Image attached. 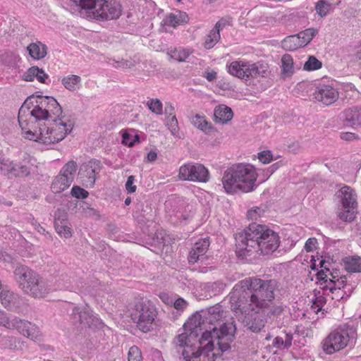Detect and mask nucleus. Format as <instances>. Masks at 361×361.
Listing matches in <instances>:
<instances>
[{
    "mask_svg": "<svg viewBox=\"0 0 361 361\" xmlns=\"http://www.w3.org/2000/svg\"><path fill=\"white\" fill-rule=\"evenodd\" d=\"M277 282L248 277L238 281L230 295L231 309L242 307L245 312L260 311L271 307L275 298Z\"/></svg>",
    "mask_w": 361,
    "mask_h": 361,
    "instance_id": "1",
    "label": "nucleus"
},
{
    "mask_svg": "<svg viewBox=\"0 0 361 361\" xmlns=\"http://www.w3.org/2000/svg\"><path fill=\"white\" fill-rule=\"evenodd\" d=\"M235 253L247 258L267 255L276 251L280 245L279 235L265 225L251 224L235 235Z\"/></svg>",
    "mask_w": 361,
    "mask_h": 361,
    "instance_id": "2",
    "label": "nucleus"
},
{
    "mask_svg": "<svg viewBox=\"0 0 361 361\" xmlns=\"http://www.w3.org/2000/svg\"><path fill=\"white\" fill-rule=\"evenodd\" d=\"M236 328L233 322L224 323L219 329L214 326L202 333L201 345L190 354L186 361H218L230 348Z\"/></svg>",
    "mask_w": 361,
    "mask_h": 361,
    "instance_id": "3",
    "label": "nucleus"
},
{
    "mask_svg": "<svg viewBox=\"0 0 361 361\" xmlns=\"http://www.w3.org/2000/svg\"><path fill=\"white\" fill-rule=\"evenodd\" d=\"M257 177V169L253 165L239 163L225 171L221 181L228 194H234L238 190L249 192L254 190Z\"/></svg>",
    "mask_w": 361,
    "mask_h": 361,
    "instance_id": "4",
    "label": "nucleus"
},
{
    "mask_svg": "<svg viewBox=\"0 0 361 361\" xmlns=\"http://www.w3.org/2000/svg\"><path fill=\"white\" fill-rule=\"evenodd\" d=\"M13 278L20 289L35 298H43L51 290L42 276L25 265L15 268Z\"/></svg>",
    "mask_w": 361,
    "mask_h": 361,
    "instance_id": "5",
    "label": "nucleus"
},
{
    "mask_svg": "<svg viewBox=\"0 0 361 361\" xmlns=\"http://www.w3.org/2000/svg\"><path fill=\"white\" fill-rule=\"evenodd\" d=\"M201 320L200 314H194L185 324V331L178 334L175 339L176 345L183 348L182 355L184 359L188 358L189 355L194 353L197 346L201 345L202 337L199 338V335L202 333L204 325Z\"/></svg>",
    "mask_w": 361,
    "mask_h": 361,
    "instance_id": "6",
    "label": "nucleus"
},
{
    "mask_svg": "<svg viewBox=\"0 0 361 361\" xmlns=\"http://www.w3.org/2000/svg\"><path fill=\"white\" fill-rule=\"evenodd\" d=\"M357 340L353 329L338 328L332 331L322 341V349L326 354H334L348 346H353Z\"/></svg>",
    "mask_w": 361,
    "mask_h": 361,
    "instance_id": "7",
    "label": "nucleus"
},
{
    "mask_svg": "<svg viewBox=\"0 0 361 361\" xmlns=\"http://www.w3.org/2000/svg\"><path fill=\"white\" fill-rule=\"evenodd\" d=\"M156 307L148 300L138 299L130 312L131 319L137 327L143 332L149 331L157 317Z\"/></svg>",
    "mask_w": 361,
    "mask_h": 361,
    "instance_id": "8",
    "label": "nucleus"
},
{
    "mask_svg": "<svg viewBox=\"0 0 361 361\" xmlns=\"http://www.w3.org/2000/svg\"><path fill=\"white\" fill-rule=\"evenodd\" d=\"M41 101L37 102V104L33 108L32 110L30 111V106L28 104V99L25 102H27L25 105L26 108V118L30 116L35 119V122L40 121H48L52 118V116L57 118L62 114V108L58 103L56 99L52 97H40Z\"/></svg>",
    "mask_w": 361,
    "mask_h": 361,
    "instance_id": "9",
    "label": "nucleus"
},
{
    "mask_svg": "<svg viewBox=\"0 0 361 361\" xmlns=\"http://www.w3.org/2000/svg\"><path fill=\"white\" fill-rule=\"evenodd\" d=\"M325 262L324 260L319 262L321 267H324L326 269V271L322 269L318 273V276L320 279L324 280L325 282L329 284L327 286L329 288L330 292L334 295L332 299L340 300L344 298V295L347 293H350L352 292V286L348 284L347 279L345 276H338L337 271H330L328 268H326L324 265Z\"/></svg>",
    "mask_w": 361,
    "mask_h": 361,
    "instance_id": "10",
    "label": "nucleus"
},
{
    "mask_svg": "<svg viewBox=\"0 0 361 361\" xmlns=\"http://www.w3.org/2000/svg\"><path fill=\"white\" fill-rule=\"evenodd\" d=\"M27 102H24L18 111V123L19 126L24 133V137L30 140H33L42 144H44V137H49L51 135L49 133V126L45 124H39L36 126L35 122L29 121L26 118V105Z\"/></svg>",
    "mask_w": 361,
    "mask_h": 361,
    "instance_id": "11",
    "label": "nucleus"
},
{
    "mask_svg": "<svg viewBox=\"0 0 361 361\" xmlns=\"http://www.w3.org/2000/svg\"><path fill=\"white\" fill-rule=\"evenodd\" d=\"M122 13V6L116 0H92V17L96 20H116Z\"/></svg>",
    "mask_w": 361,
    "mask_h": 361,
    "instance_id": "12",
    "label": "nucleus"
},
{
    "mask_svg": "<svg viewBox=\"0 0 361 361\" xmlns=\"http://www.w3.org/2000/svg\"><path fill=\"white\" fill-rule=\"evenodd\" d=\"M341 203L338 217L344 221H352L355 219L357 208V195L349 186H343L338 192Z\"/></svg>",
    "mask_w": 361,
    "mask_h": 361,
    "instance_id": "13",
    "label": "nucleus"
},
{
    "mask_svg": "<svg viewBox=\"0 0 361 361\" xmlns=\"http://www.w3.org/2000/svg\"><path fill=\"white\" fill-rule=\"evenodd\" d=\"M178 178L183 180L207 183L209 180V172L201 164L187 163L179 168Z\"/></svg>",
    "mask_w": 361,
    "mask_h": 361,
    "instance_id": "14",
    "label": "nucleus"
},
{
    "mask_svg": "<svg viewBox=\"0 0 361 361\" xmlns=\"http://www.w3.org/2000/svg\"><path fill=\"white\" fill-rule=\"evenodd\" d=\"M6 327L10 329H16L23 336L34 341H41L42 334L39 327L25 319L17 317H9Z\"/></svg>",
    "mask_w": 361,
    "mask_h": 361,
    "instance_id": "15",
    "label": "nucleus"
},
{
    "mask_svg": "<svg viewBox=\"0 0 361 361\" xmlns=\"http://www.w3.org/2000/svg\"><path fill=\"white\" fill-rule=\"evenodd\" d=\"M238 321L245 324L252 331L259 332L264 326L265 322L259 314V311L245 312L240 306L239 309H231Z\"/></svg>",
    "mask_w": 361,
    "mask_h": 361,
    "instance_id": "16",
    "label": "nucleus"
},
{
    "mask_svg": "<svg viewBox=\"0 0 361 361\" xmlns=\"http://www.w3.org/2000/svg\"><path fill=\"white\" fill-rule=\"evenodd\" d=\"M49 128L51 136L44 137V145L54 144L63 140L67 134L71 132L73 126L71 123L67 124L58 118L53 119V122L49 124Z\"/></svg>",
    "mask_w": 361,
    "mask_h": 361,
    "instance_id": "17",
    "label": "nucleus"
},
{
    "mask_svg": "<svg viewBox=\"0 0 361 361\" xmlns=\"http://www.w3.org/2000/svg\"><path fill=\"white\" fill-rule=\"evenodd\" d=\"M314 99L325 106L334 104L339 97L338 91L331 82H319L313 92Z\"/></svg>",
    "mask_w": 361,
    "mask_h": 361,
    "instance_id": "18",
    "label": "nucleus"
},
{
    "mask_svg": "<svg viewBox=\"0 0 361 361\" xmlns=\"http://www.w3.org/2000/svg\"><path fill=\"white\" fill-rule=\"evenodd\" d=\"M246 68L245 71L242 72L240 77L238 78L239 79L248 80L258 78H266L270 73L269 64L262 61L255 63L249 61Z\"/></svg>",
    "mask_w": 361,
    "mask_h": 361,
    "instance_id": "19",
    "label": "nucleus"
},
{
    "mask_svg": "<svg viewBox=\"0 0 361 361\" xmlns=\"http://www.w3.org/2000/svg\"><path fill=\"white\" fill-rule=\"evenodd\" d=\"M0 300L3 306L8 310L20 312L25 304L23 299L9 290H1Z\"/></svg>",
    "mask_w": 361,
    "mask_h": 361,
    "instance_id": "20",
    "label": "nucleus"
},
{
    "mask_svg": "<svg viewBox=\"0 0 361 361\" xmlns=\"http://www.w3.org/2000/svg\"><path fill=\"white\" fill-rule=\"evenodd\" d=\"M209 242L207 239H202L195 243L190 252L188 262L190 264H195L198 260L205 259L206 252L208 250Z\"/></svg>",
    "mask_w": 361,
    "mask_h": 361,
    "instance_id": "21",
    "label": "nucleus"
},
{
    "mask_svg": "<svg viewBox=\"0 0 361 361\" xmlns=\"http://www.w3.org/2000/svg\"><path fill=\"white\" fill-rule=\"evenodd\" d=\"M191 123L206 134L210 135L216 132V129L212 126L204 114H195L191 118Z\"/></svg>",
    "mask_w": 361,
    "mask_h": 361,
    "instance_id": "22",
    "label": "nucleus"
},
{
    "mask_svg": "<svg viewBox=\"0 0 361 361\" xmlns=\"http://www.w3.org/2000/svg\"><path fill=\"white\" fill-rule=\"evenodd\" d=\"M214 116L216 123L225 124L232 119L233 114L230 107L224 104H220L215 107Z\"/></svg>",
    "mask_w": 361,
    "mask_h": 361,
    "instance_id": "23",
    "label": "nucleus"
},
{
    "mask_svg": "<svg viewBox=\"0 0 361 361\" xmlns=\"http://www.w3.org/2000/svg\"><path fill=\"white\" fill-rule=\"evenodd\" d=\"M48 78L49 75L37 66H32L23 75V79L25 81H33L37 78L39 82L44 84H48Z\"/></svg>",
    "mask_w": 361,
    "mask_h": 361,
    "instance_id": "24",
    "label": "nucleus"
},
{
    "mask_svg": "<svg viewBox=\"0 0 361 361\" xmlns=\"http://www.w3.org/2000/svg\"><path fill=\"white\" fill-rule=\"evenodd\" d=\"M188 16L185 12L176 11L173 13H169L165 18V23L168 25L176 27L179 25L188 23Z\"/></svg>",
    "mask_w": 361,
    "mask_h": 361,
    "instance_id": "25",
    "label": "nucleus"
},
{
    "mask_svg": "<svg viewBox=\"0 0 361 361\" xmlns=\"http://www.w3.org/2000/svg\"><path fill=\"white\" fill-rule=\"evenodd\" d=\"M47 45L41 42H32L27 47L30 56L36 60L44 59L47 54Z\"/></svg>",
    "mask_w": 361,
    "mask_h": 361,
    "instance_id": "26",
    "label": "nucleus"
},
{
    "mask_svg": "<svg viewBox=\"0 0 361 361\" xmlns=\"http://www.w3.org/2000/svg\"><path fill=\"white\" fill-rule=\"evenodd\" d=\"M248 61L245 59H239L233 61L226 65V71L231 75L238 78L240 77L242 72L247 68Z\"/></svg>",
    "mask_w": 361,
    "mask_h": 361,
    "instance_id": "27",
    "label": "nucleus"
},
{
    "mask_svg": "<svg viewBox=\"0 0 361 361\" xmlns=\"http://www.w3.org/2000/svg\"><path fill=\"white\" fill-rule=\"evenodd\" d=\"M73 181L67 176L59 173L54 178L51 188L54 193H60L70 187Z\"/></svg>",
    "mask_w": 361,
    "mask_h": 361,
    "instance_id": "28",
    "label": "nucleus"
},
{
    "mask_svg": "<svg viewBox=\"0 0 361 361\" xmlns=\"http://www.w3.org/2000/svg\"><path fill=\"white\" fill-rule=\"evenodd\" d=\"M73 319L75 324L78 323L81 330L90 329V316L88 311L82 310L80 308H75L73 312Z\"/></svg>",
    "mask_w": 361,
    "mask_h": 361,
    "instance_id": "29",
    "label": "nucleus"
},
{
    "mask_svg": "<svg viewBox=\"0 0 361 361\" xmlns=\"http://www.w3.org/2000/svg\"><path fill=\"white\" fill-rule=\"evenodd\" d=\"M292 341L293 334L283 331L274 338L272 345L279 349L288 348L292 345Z\"/></svg>",
    "mask_w": 361,
    "mask_h": 361,
    "instance_id": "30",
    "label": "nucleus"
},
{
    "mask_svg": "<svg viewBox=\"0 0 361 361\" xmlns=\"http://www.w3.org/2000/svg\"><path fill=\"white\" fill-rule=\"evenodd\" d=\"M192 53L193 49L180 47L170 50L168 54L176 61L185 62Z\"/></svg>",
    "mask_w": 361,
    "mask_h": 361,
    "instance_id": "31",
    "label": "nucleus"
},
{
    "mask_svg": "<svg viewBox=\"0 0 361 361\" xmlns=\"http://www.w3.org/2000/svg\"><path fill=\"white\" fill-rule=\"evenodd\" d=\"M345 269L350 273H361V257L358 256L347 257L343 259Z\"/></svg>",
    "mask_w": 361,
    "mask_h": 361,
    "instance_id": "32",
    "label": "nucleus"
},
{
    "mask_svg": "<svg viewBox=\"0 0 361 361\" xmlns=\"http://www.w3.org/2000/svg\"><path fill=\"white\" fill-rule=\"evenodd\" d=\"M281 75L283 78L291 76L294 73L293 59L290 54H284L281 58Z\"/></svg>",
    "mask_w": 361,
    "mask_h": 361,
    "instance_id": "33",
    "label": "nucleus"
},
{
    "mask_svg": "<svg viewBox=\"0 0 361 361\" xmlns=\"http://www.w3.org/2000/svg\"><path fill=\"white\" fill-rule=\"evenodd\" d=\"M300 44V37H298L297 35H294L283 39L281 42V47L285 50L295 51L302 47Z\"/></svg>",
    "mask_w": 361,
    "mask_h": 361,
    "instance_id": "34",
    "label": "nucleus"
},
{
    "mask_svg": "<svg viewBox=\"0 0 361 361\" xmlns=\"http://www.w3.org/2000/svg\"><path fill=\"white\" fill-rule=\"evenodd\" d=\"M220 32L214 27L205 35L203 46L207 49L213 48L220 40Z\"/></svg>",
    "mask_w": 361,
    "mask_h": 361,
    "instance_id": "35",
    "label": "nucleus"
},
{
    "mask_svg": "<svg viewBox=\"0 0 361 361\" xmlns=\"http://www.w3.org/2000/svg\"><path fill=\"white\" fill-rule=\"evenodd\" d=\"M0 348L1 349H9L12 350H20V340L13 336H5L0 340Z\"/></svg>",
    "mask_w": 361,
    "mask_h": 361,
    "instance_id": "36",
    "label": "nucleus"
},
{
    "mask_svg": "<svg viewBox=\"0 0 361 361\" xmlns=\"http://www.w3.org/2000/svg\"><path fill=\"white\" fill-rule=\"evenodd\" d=\"M77 7L81 17H90V0H71Z\"/></svg>",
    "mask_w": 361,
    "mask_h": 361,
    "instance_id": "37",
    "label": "nucleus"
},
{
    "mask_svg": "<svg viewBox=\"0 0 361 361\" xmlns=\"http://www.w3.org/2000/svg\"><path fill=\"white\" fill-rule=\"evenodd\" d=\"M80 81V77L75 75H68L61 80L63 85L69 91H75L78 89Z\"/></svg>",
    "mask_w": 361,
    "mask_h": 361,
    "instance_id": "38",
    "label": "nucleus"
},
{
    "mask_svg": "<svg viewBox=\"0 0 361 361\" xmlns=\"http://www.w3.org/2000/svg\"><path fill=\"white\" fill-rule=\"evenodd\" d=\"M225 312L221 310V306L212 307L209 310L208 317L206 320L211 324L220 321L225 317Z\"/></svg>",
    "mask_w": 361,
    "mask_h": 361,
    "instance_id": "39",
    "label": "nucleus"
},
{
    "mask_svg": "<svg viewBox=\"0 0 361 361\" xmlns=\"http://www.w3.org/2000/svg\"><path fill=\"white\" fill-rule=\"evenodd\" d=\"M78 165L75 161L71 160L68 161L60 170L59 173H62L64 176H67L68 179L73 182Z\"/></svg>",
    "mask_w": 361,
    "mask_h": 361,
    "instance_id": "40",
    "label": "nucleus"
},
{
    "mask_svg": "<svg viewBox=\"0 0 361 361\" xmlns=\"http://www.w3.org/2000/svg\"><path fill=\"white\" fill-rule=\"evenodd\" d=\"M54 227L56 232L66 238L71 236V228L67 226V223L60 221V217L55 216Z\"/></svg>",
    "mask_w": 361,
    "mask_h": 361,
    "instance_id": "41",
    "label": "nucleus"
},
{
    "mask_svg": "<svg viewBox=\"0 0 361 361\" xmlns=\"http://www.w3.org/2000/svg\"><path fill=\"white\" fill-rule=\"evenodd\" d=\"M317 32L318 31L316 29L308 28L298 33L297 35L298 37H300V44H302V47H304L308 44Z\"/></svg>",
    "mask_w": 361,
    "mask_h": 361,
    "instance_id": "42",
    "label": "nucleus"
},
{
    "mask_svg": "<svg viewBox=\"0 0 361 361\" xmlns=\"http://www.w3.org/2000/svg\"><path fill=\"white\" fill-rule=\"evenodd\" d=\"M12 169L11 176L15 177L23 178L30 174V167L22 164L14 163V166Z\"/></svg>",
    "mask_w": 361,
    "mask_h": 361,
    "instance_id": "43",
    "label": "nucleus"
},
{
    "mask_svg": "<svg viewBox=\"0 0 361 361\" xmlns=\"http://www.w3.org/2000/svg\"><path fill=\"white\" fill-rule=\"evenodd\" d=\"M322 63L316 57L311 56L304 64V70L307 71H316L321 68Z\"/></svg>",
    "mask_w": 361,
    "mask_h": 361,
    "instance_id": "44",
    "label": "nucleus"
},
{
    "mask_svg": "<svg viewBox=\"0 0 361 361\" xmlns=\"http://www.w3.org/2000/svg\"><path fill=\"white\" fill-rule=\"evenodd\" d=\"M140 137L138 135L133 136L127 130L122 133V144L128 147H133L136 142H139Z\"/></svg>",
    "mask_w": 361,
    "mask_h": 361,
    "instance_id": "45",
    "label": "nucleus"
},
{
    "mask_svg": "<svg viewBox=\"0 0 361 361\" xmlns=\"http://www.w3.org/2000/svg\"><path fill=\"white\" fill-rule=\"evenodd\" d=\"M166 119V126L168 127L169 130L171 131L172 135L177 136L178 134L179 128L176 115H173L170 117L167 116Z\"/></svg>",
    "mask_w": 361,
    "mask_h": 361,
    "instance_id": "46",
    "label": "nucleus"
},
{
    "mask_svg": "<svg viewBox=\"0 0 361 361\" xmlns=\"http://www.w3.org/2000/svg\"><path fill=\"white\" fill-rule=\"evenodd\" d=\"M128 361H143L141 350L137 346L133 345L130 348L128 353Z\"/></svg>",
    "mask_w": 361,
    "mask_h": 361,
    "instance_id": "47",
    "label": "nucleus"
},
{
    "mask_svg": "<svg viewBox=\"0 0 361 361\" xmlns=\"http://www.w3.org/2000/svg\"><path fill=\"white\" fill-rule=\"evenodd\" d=\"M71 194L73 197L79 200L86 199L89 196V192L78 185H73Z\"/></svg>",
    "mask_w": 361,
    "mask_h": 361,
    "instance_id": "48",
    "label": "nucleus"
},
{
    "mask_svg": "<svg viewBox=\"0 0 361 361\" xmlns=\"http://www.w3.org/2000/svg\"><path fill=\"white\" fill-rule=\"evenodd\" d=\"M329 8L330 4L323 0H319L315 6L316 12L321 17L326 16L329 13Z\"/></svg>",
    "mask_w": 361,
    "mask_h": 361,
    "instance_id": "49",
    "label": "nucleus"
},
{
    "mask_svg": "<svg viewBox=\"0 0 361 361\" xmlns=\"http://www.w3.org/2000/svg\"><path fill=\"white\" fill-rule=\"evenodd\" d=\"M149 109L154 114L161 115L163 112L162 103L158 99H153L148 102Z\"/></svg>",
    "mask_w": 361,
    "mask_h": 361,
    "instance_id": "50",
    "label": "nucleus"
},
{
    "mask_svg": "<svg viewBox=\"0 0 361 361\" xmlns=\"http://www.w3.org/2000/svg\"><path fill=\"white\" fill-rule=\"evenodd\" d=\"M14 166V162L9 159H1L0 163V172L5 175H11L12 168Z\"/></svg>",
    "mask_w": 361,
    "mask_h": 361,
    "instance_id": "51",
    "label": "nucleus"
},
{
    "mask_svg": "<svg viewBox=\"0 0 361 361\" xmlns=\"http://www.w3.org/2000/svg\"><path fill=\"white\" fill-rule=\"evenodd\" d=\"M257 158L264 164H269L273 159V154L271 151L266 150L258 153Z\"/></svg>",
    "mask_w": 361,
    "mask_h": 361,
    "instance_id": "52",
    "label": "nucleus"
},
{
    "mask_svg": "<svg viewBox=\"0 0 361 361\" xmlns=\"http://www.w3.org/2000/svg\"><path fill=\"white\" fill-rule=\"evenodd\" d=\"M284 309L281 305H274L271 306L267 313L269 317H279L283 312Z\"/></svg>",
    "mask_w": 361,
    "mask_h": 361,
    "instance_id": "53",
    "label": "nucleus"
},
{
    "mask_svg": "<svg viewBox=\"0 0 361 361\" xmlns=\"http://www.w3.org/2000/svg\"><path fill=\"white\" fill-rule=\"evenodd\" d=\"M263 210L259 207H254L248 210L247 212V217L249 220H257L262 215Z\"/></svg>",
    "mask_w": 361,
    "mask_h": 361,
    "instance_id": "54",
    "label": "nucleus"
},
{
    "mask_svg": "<svg viewBox=\"0 0 361 361\" xmlns=\"http://www.w3.org/2000/svg\"><path fill=\"white\" fill-rule=\"evenodd\" d=\"M349 113L351 114L350 120L354 123L360 124L361 123V109H358L357 108H353L348 110Z\"/></svg>",
    "mask_w": 361,
    "mask_h": 361,
    "instance_id": "55",
    "label": "nucleus"
},
{
    "mask_svg": "<svg viewBox=\"0 0 361 361\" xmlns=\"http://www.w3.org/2000/svg\"><path fill=\"white\" fill-rule=\"evenodd\" d=\"M231 18H222L216 23L214 28L220 32L221 30H222L224 27L231 25Z\"/></svg>",
    "mask_w": 361,
    "mask_h": 361,
    "instance_id": "56",
    "label": "nucleus"
},
{
    "mask_svg": "<svg viewBox=\"0 0 361 361\" xmlns=\"http://www.w3.org/2000/svg\"><path fill=\"white\" fill-rule=\"evenodd\" d=\"M317 245V240L315 238H310L307 239L305 244V250L307 252H312L316 250Z\"/></svg>",
    "mask_w": 361,
    "mask_h": 361,
    "instance_id": "57",
    "label": "nucleus"
},
{
    "mask_svg": "<svg viewBox=\"0 0 361 361\" xmlns=\"http://www.w3.org/2000/svg\"><path fill=\"white\" fill-rule=\"evenodd\" d=\"M135 177L133 176H130L128 178V180L126 183V189L128 193H133L136 191V185L134 183Z\"/></svg>",
    "mask_w": 361,
    "mask_h": 361,
    "instance_id": "58",
    "label": "nucleus"
},
{
    "mask_svg": "<svg viewBox=\"0 0 361 361\" xmlns=\"http://www.w3.org/2000/svg\"><path fill=\"white\" fill-rule=\"evenodd\" d=\"M173 307L178 310H183L187 307V302L183 298H178L176 301H173Z\"/></svg>",
    "mask_w": 361,
    "mask_h": 361,
    "instance_id": "59",
    "label": "nucleus"
},
{
    "mask_svg": "<svg viewBox=\"0 0 361 361\" xmlns=\"http://www.w3.org/2000/svg\"><path fill=\"white\" fill-rule=\"evenodd\" d=\"M164 113H165L166 117H167V116L170 117L173 115H175V109L171 103L165 104Z\"/></svg>",
    "mask_w": 361,
    "mask_h": 361,
    "instance_id": "60",
    "label": "nucleus"
},
{
    "mask_svg": "<svg viewBox=\"0 0 361 361\" xmlns=\"http://www.w3.org/2000/svg\"><path fill=\"white\" fill-rule=\"evenodd\" d=\"M341 138L346 141H351L357 139V136L353 133L344 132L341 134Z\"/></svg>",
    "mask_w": 361,
    "mask_h": 361,
    "instance_id": "61",
    "label": "nucleus"
},
{
    "mask_svg": "<svg viewBox=\"0 0 361 361\" xmlns=\"http://www.w3.org/2000/svg\"><path fill=\"white\" fill-rule=\"evenodd\" d=\"M159 298L166 305L173 303V299L166 293H161L159 294Z\"/></svg>",
    "mask_w": 361,
    "mask_h": 361,
    "instance_id": "62",
    "label": "nucleus"
},
{
    "mask_svg": "<svg viewBox=\"0 0 361 361\" xmlns=\"http://www.w3.org/2000/svg\"><path fill=\"white\" fill-rule=\"evenodd\" d=\"M93 326H95L98 329H101L105 327L104 324L101 320L96 317L92 318V330L93 329Z\"/></svg>",
    "mask_w": 361,
    "mask_h": 361,
    "instance_id": "63",
    "label": "nucleus"
},
{
    "mask_svg": "<svg viewBox=\"0 0 361 361\" xmlns=\"http://www.w3.org/2000/svg\"><path fill=\"white\" fill-rule=\"evenodd\" d=\"M324 298L323 297L318 298L317 300L314 302L313 305H315L317 309L315 310L316 313H318L322 307V303L324 302Z\"/></svg>",
    "mask_w": 361,
    "mask_h": 361,
    "instance_id": "64",
    "label": "nucleus"
}]
</instances>
